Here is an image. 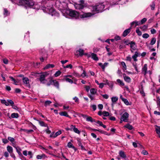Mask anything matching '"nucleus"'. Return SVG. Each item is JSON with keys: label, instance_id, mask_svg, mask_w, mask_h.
<instances>
[{"label": "nucleus", "instance_id": "nucleus-64", "mask_svg": "<svg viewBox=\"0 0 160 160\" xmlns=\"http://www.w3.org/2000/svg\"><path fill=\"white\" fill-rule=\"evenodd\" d=\"M88 96L91 99V100H94L93 95H89Z\"/></svg>", "mask_w": 160, "mask_h": 160}, {"label": "nucleus", "instance_id": "nucleus-33", "mask_svg": "<svg viewBox=\"0 0 160 160\" xmlns=\"http://www.w3.org/2000/svg\"><path fill=\"white\" fill-rule=\"evenodd\" d=\"M8 139L12 143V144H14V142L15 141V139L13 138L8 137Z\"/></svg>", "mask_w": 160, "mask_h": 160}, {"label": "nucleus", "instance_id": "nucleus-41", "mask_svg": "<svg viewBox=\"0 0 160 160\" xmlns=\"http://www.w3.org/2000/svg\"><path fill=\"white\" fill-rule=\"evenodd\" d=\"M107 85H108L111 89L113 88V83L112 82L110 81L109 82H108L107 83Z\"/></svg>", "mask_w": 160, "mask_h": 160}, {"label": "nucleus", "instance_id": "nucleus-36", "mask_svg": "<svg viewBox=\"0 0 160 160\" xmlns=\"http://www.w3.org/2000/svg\"><path fill=\"white\" fill-rule=\"evenodd\" d=\"M64 79L67 82H69L71 83H72L73 82V81L72 80L68 78H64Z\"/></svg>", "mask_w": 160, "mask_h": 160}, {"label": "nucleus", "instance_id": "nucleus-60", "mask_svg": "<svg viewBox=\"0 0 160 160\" xmlns=\"http://www.w3.org/2000/svg\"><path fill=\"white\" fill-rule=\"evenodd\" d=\"M98 107L99 109L102 110L103 109V106L102 104H99L98 105Z\"/></svg>", "mask_w": 160, "mask_h": 160}, {"label": "nucleus", "instance_id": "nucleus-9", "mask_svg": "<svg viewBox=\"0 0 160 160\" xmlns=\"http://www.w3.org/2000/svg\"><path fill=\"white\" fill-rule=\"evenodd\" d=\"M74 7L76 9L79 10L82 9L84 8L83 5L78 3L75 4Z\"/></svg>", "mask_w": 160, "mask_h": 160}, {"label": "nucleus", "instance_id": "nucleus-27", "mask_svg": "<svg viewBox=\"0 0 160 160\" xmlns=\"http://www.w3.org/2000/svg\"><path fill=\"white\" fill-rule=\"evenodd\" d=\"M59 114L61 116H64L67 117H68L69 116L67 114V113L66 112H59Z\"/></svg>", "mask_w": 160, "mask_h": 160}, {"label": "nucleus", "instance_id": "nucleus-56", "mask_svg": "<svg viewBox=\"0 0 160 160\" xmlns=\"http://www.w3.org/2000/svg\"><path fill=\"white\" fill-rule=\"evenodd\" d=\"M3 62L6 64H7L8 63V60L6 58H4L3 59Z\"/></svg>", "mask_w": 160, "mask_h": 160}, {"label": "nucleus", "instance_id": "nucleus-50", "mask_svg": "<svg viewBox=\"0 0 160 160\" xmlns=\"http://www.w3.org/2000/svg\"><path fill=\"white\" fill-rule=\"evenodd\" d=\"M136 33L138 34V35L140 36L142 35V33L141 31H140L139 29H137L136 30Z\"/></svg>", "mask_w": 160, "mask_h": 160}, {"label": "nucleus", "instance_id": "nucleus-14", "mask_svg": "<svg viewBox=\"0 0 160 160\" xmlns=\"http://www.w3.org/2000/svg\"><path fill=\"white\" fill-rule=\"evenodd\" d=\"M147 65L145 64L144 65L142 69V72L144 74V75H146L147 73Z\"/></svg>", "mask_w": 160, "mask_h": 160}, {"label": "nucleus", "instance_id": "nucleus-3", "mask_svg": "<svg viewBox=\"0 0 160 160\" xmlns=\"http://www.w3.org/2000/svg\"><path fill=\"white\" fill-rule=\"evenodd\" d=\"M42 9L44 12H48L49 14H51L52 16H58V13L52 7H49L47 8L44 7Z\"/></svg>", "mask_w": 160, "mask_h": 160}, {"label": "nucleus", "instance_id": "nucleus-52", "mask_svg": "<svg viewBox=\"0 0 160 160\" xmlns=\"http://www.w3.org/2000/svg\"><path fill=\"white\" fill-rule=\"evenodd\" d=\"M68 77L72 78V79H73L75 81H76V80L75 79H74V78L72 75H67V76H64V78H68Z\"/></svg>", "mask_w": 160, "mask_h": 160}, {"label": "nucleus", "instance_id": "nucleus-8", "mask_svg": "<svg viewBox=\"0 0 160 160\" xmlns=\"http://www.w3.org/2000/svg\"><path fill=\"white\" fill-rule=\"evenodd\" d=\"M140 56V54L138 52H135L134 54L132 57V58L133 59L134 61L135 62L137 61L138 60L137 59L138 57Z\"/></svg>", "mask_w": 160, "mask_h": 160}, {"label": "nucleus", "instance_id": "nucleus-44", "mask_svg": "<svg viewBox=\"0 0 160 160\" xmlns=\"http://www.w3.org/2000/svg\"><path fill=\"white\" fill-rule=\"evenodd\" d=\"M156 39L155 38H152L150 44L153 45L156 42Z\"/></svg>", "mask_w": 160, "mask_h": 160}, {"label": "nucleus", "instance_id": "nucleus-31", "mask_svg": "<svg viewBox=\"0 0 160 160\" xmlns=\"http://www.w3.org/2000/svg\"><path fill=\"white\" fill-rule=\"evenodd\" d=\"M78 145L79 146H80L81 147V149L82 150H86V149L83 146L81 142L80 141H79L78 140Z\"/></svg>", "mask_w": 160, "mask_h": 160}, {"label": "nucleus", "instance_id": "nucleus-2", "mask_svg": "<svg viewBox=\"0 0 160 160\" xmlns=\"http://www.w3.org/2000/svg\"><path fill=\"white\" fill-rule=\"evenodd\" d=\"M105 8V5L103 3H99L97 5L93 6L92 8V11L96 13L101 12Z\"/></svg>", "mask_w": 160, "mask_h": 160}, {"label": "nucleus", "instance_id": "nucleus-46", "mask_svg": "<svg viewBox=\"0 0 160 160\" xmlns=\"http://www.w3.org/2000/svg\"><path fill=\"white\" fill-rule=\"evenodd\" d=\"M73 131L78 134H80V131L77 128H76V127H74L73 128Z\"/></svg>", "mask_w": 160, "mask_h": 160}, {"label": "nucleus", "instance_id": "nucleus-48", "mask_svg": "<svg viewBox=\"0 0 160 160\" xmlns=\"http://www.w3.org/2000/svg\"><path fill=\"white\" fill-rule=\"evenodd\" d=\"M52 102L50 101H46L45 102L44 105L45 106H47L49 105Z\"/></svg>", "mask_w": 160, "mask_h": 160}, {"label": "nucleus", "instance_id": "nucleus-34", "mask_svg": "<svg viewBox=\"0 0 160 160\" xmlns=\"http://www.w3.org/2000/svg\"><path fill=\"white\" fill-rule=\"evenodd\" d=\"M1 102L2 104H5L6 106H8L9 105V103H8V101H6L5 100H1Z\"/></svg>", "mask_w": 160, "mask_h": 160}, {"label": "nucleus", "instance_id": "nucleus-39", "mask_svg": "<svg viewBox=\"0 0 160 160\" xmlns=\"http://www.w3.org/2000/svg\"><path fill=\"white\" fill-rule=\"evenodd\" d=\"M156 131L158 135H160V127L156 126Z\"/></svg>", "mask_w": 160, "mask_h": 160}, {"label": "nucleus", "instance_id": "nucleus-18", "mask_svg": "<svg viewBox=\"0 0 160 160\" xmlns=\"http://www.w3.org/2000/svg\"><path fill=\"white\" fill-rule=\"evenodd\" d=\"M92 58L95 61H97L98 60V58L97 57V55L94 53H92L91 54Z\"/></svg>", "mask_w": 160, "mask_h": 160}, {"label": "nucleus", "instance_id": "nucleus-47", "mask_svg": "<svg viewBox=\"0 0 160 160\" xmlns=\"http://www.w3.org/2000/svg\"><path fill=\"white\" fill-rule=\"evenodd\" d=\"M157 103L158 107H159V109H160V98L159 97L157 98Z\"/></svg>", "mask_w": 160, "mask_h": 160}, {"label": "nucleus", "instance_id": "nucleus-11", "mask_svg": "<svg viewBox=\"0 0 160 160\" xmlns=\"http://www.w3.org/2000/svg\"><path fill=\"white\" fill-rule=\"evenodd\" d=\"M131 28L125 30L123 32L122 35L123 37H126L130 32Z\"/></svg>", "mask_w": 160, "mask_h": 160}, {"label": "nucleus", "instance_id": "nucleus-6", "mask_svg": "<svg viewBox=\"0 0 160 160\" xmlns=\"http://www.w3.org/2000/svg\"><path fill=\"white\" fill-rule=\"evenodd\" d=\"M129 114L125 112L121 116L120 120L124 122H127L128 120Z\"/></svg>", "mask_w": 160, "mask_h": 160}, {"label": "nucleus", "instance_id": "nucleus-63", "mask_svg": "<svg viewBox=\"0 0 160 160\" xmlns=\"http://www.w3.org/2000/svg\"><path fill=\"white\" fill-rule=\"evenodd\" d=\"M132 58L130 56H128L126 57V60L131 62L132 60Z\"/></svg>", "mask_w": 160, "mask_h": 160}, {"label": "nucleus", "instance_id": "nucleus-13", "mask_svg": "<svg viewBox=\"0 0 160 160\" xmlns=\"http://www.w3.org/2000/svg\"><path fill=\"white\" fill-rule=\"evenodd\" d=\"M22 81L24 84H27L28 85V84L29 85V80L28 78L27 77H23L22 78Z\"/></svg>", "mask_w": 160, "mask_h": 160}, {"label": "nucleus", "instance_id": "nucleus-17", "mask_svg": "<svg viewBox=\"0 0 160 160\" xmlns=\"http://www.w3.org/2000/svg\"><path fill=\"white\" fill-rule=\"evenodd\" d=\"M139 23V22H138L136 21H134L132 22L131 23V26L133 27L135 25L134 27H136L137 26L140 25H138Z\"/></svg>", "mask_w": 160, "mask_h": 160}, {"label": "nucleus", "instance_id": "nucleus-1", "mask_svg": "<svg viewBox=\"0 0 160 160\" xmlns=\"http://www.w3.org/2000/svg\"><path fill=\"white\" fill-rule=\"evenodd\" d=\"M95 13L91 12L85 13L79 15V13L75 11L70 10L69 11V15L75 18H77L79 16L81 18H88L94 15Z\"/></svg>", "mask_w": 160, "mask_h": 160}, {"label": "nucleus", "instance_id": "nucleus-38", "mask_svg": "<svg viewBox=\"0 0 160 160\" xmlns=\"http://www.w3.org/2000/svg\"><path fill=\"white\" fill-rule=\"evenodd\" d=\"M77 52H79V55L80 56H82L83 55L84 51L82 49H79L77 51Z\"/></svg>", "mask_w": 160, "mask_h": 160}, {"label": "nucleus", "instance_id": "nucleus-24", "mask_svg": "<svg viewBox=\"0 0 160 160\" xmlns=\"http://www.w3.org/2000/svg\"><path fill=\"white\" fill-rule=\"evenodd\" d=\"M124 127L130 130H132L133 128L132 126L130 125L129 124H127L125 125L124 126Z\"/></svg>", "mask_w": 160, "mask_h": 160}, {"label": "nucleus", "instance_id": "nucleus-5", "mask_svg": "<svg viewBox=\"0 0 160 160\" xmlns=\"http://www.w3.org/2000/svg\"><path fill=\"white\" fill-rule=\"evenodd\" d=\"M49 75V73L47 72H45L41 74L38 78L40 83L43 84H45L47 83V80L46 79V78Z\"/></svg>", "mask_w": 160, "mask_h": 160}, {"label": "nucleus", "instance_id": "nucleus-20", "mask_svg": "<svg viewBox=\"0 0 160 160\" xmlns=\"http://www.w3.org/2000/svg\"><path fill=\"white\" fill-rule=\"evenodd\" d=\"M15 148L16 149V151L17 152V153H18V155L21 156L22 157H23V156H22L21 152L20 151L21 150V149L19 147H15Z\"/></svg>", "mask_w": 160, "mask_h": 160}, {"label": "nucleus", "instance_id": "nucleus-19", "mask_svg": "<svg viewBox=\"0 0 160 160\" xmlns=\"http://www.w3.org/2000/svg\"><path fill=\"white\" fill-rule=\"evenodd\" d=\"M53 83L54 86L56 87L57 88H59V84L58 81L55 80H53Z\"/></svg>", "mask_w": 160, "mask_h": 160}, {"label": "nucleus", "instance_id": "nucleus-16", "mask_svg": "<svg viewBox=\"0 0 160 160\" xmlns=\"http://www.w3.org/2000/svg\"><path fill=\"white\" fill-rule=\"evenodd\" d=\"M46 157L45 155L44 154H42L41 155H38L37 156L36 158L38 159H42V158L44 159L46 158Z\"/></svg>", "mask_w": 160, "mask_h": 160}, {"label": "nucleus", "instance_id": "nucleus-35", "mask_svg": "<svg viewBox=\"0 0 160 160\" xmlns=\"http://www.w3.org/2000/svg\"><path fill=\"white\" fill-rule=\"evenodd\" d=\"M90 91L92 94L94 95L97 93V90L94 88H92L90 89Z\"/></svg>", "mask_w": 160, "mask_h": 160}, {"label": "nucleus", "instance_id": "nucleus-12", "mask_svg": "<svg viewBox=\"0 0 160 160\" xmlns=\"http://www.w3.org/2000/svg\"><path fill=\"white\" fill-rule=\"evenodd\" d=\"M123 78L124 80L128 82H130L131 81L130 78L128 76H127L125 74L123 75Z\"/></svg>", "mask_w": 160, "mask_h": 160}, {"label": "nucleus", "instance_id": "nucleus-25", "mask_svg": "<svg viewBox=\"0 0 160 160\" xmlns=\"http://www.w3.org/2000/svg\"><path fill=\"white\" fill-rule=\"evenodd\" d=\"M9 13L8 12V11L7 10V9L4 8V12L3 14L4 16V17H6L9 15Z\"/></svg>", "mask_w": 160, "mask_h": 160}, {"label": "nucleus", "instance_id": "nucleus-29", "mask_svg": "<svg viewBox=\"0 0 160 160\" xmlns=\"http://www.w3.org/2000/svg\"><path fill=\"white\" fill-rule=\"evenodd\" d=\"M147 20V18H143L141 20V21L139 22V23L138 24V25H141L144 23Z\"/></svg>", "mask_w": 160, "mask_h": 160}, {"label": "nucleus", "instance_id": "nucleus-53", "mask_svg": "<svg viewBox=\"0 0 160 160\" xmlns=\"http://www.w3.org/2000/svg\"><path fill=\"white\" fill-rule=\"evenodd\" d=\"M62 133L61 131V130H59L58 132H57L55 134V137H56L58 136V135Z\"/></svg>", "mask_w": 160, "mask_h": 160}, {"label": "nucleus", "instance_id": "nucleus-55", "mask_svg": "<svg viewBox=\"0 0 160 160\" xmlns=\"http://www.w3.org/2000/svg\"><path fill=\"white\" fill-rule=\"evenodd\" d=\"M2 142L5 144H6L8 142V140L6 139H2Z\"/></svg>", "mask_w": 160, "mask_h": 160}, {"label": "nucleus", "instance_id": "nucleus-40", "mask_svg": "<svg viewBox=\"0 0 160 160\" xmlns=\"http://www.w3.org/2000/svg\"><path fill=\"white\" fill-rule=\"evenodd\" d=\"M9 78L11 79L12 81H13V83L14 84L16 85H17L18 84L17 83H18V82L14 78H13L12 77H9Z\"/></svg>", "mask_w": 160, "mask_h": 160}, {"label": "nucleus", "instance_id": "nucleus-59", "mask_svg": "<svg viewBox=\"0 0 160 160\" xmlns=\"http://www.w3.org/2000/svg\"><path fill=\"white\" fill-rule=\"evenodd\" d=\"M155 4L154 2H153L152 5H151V9L152 10H154L155 8Z\"/></svg>", "mask_w": 160, "mask_h": 160}, {"label": "nucleus", "instance_id": "nucleus-45", "mask_svg": "<svg viewBox=\"0 0 160 160\" xmlns=\"http://www.w3.org/2000/svg\"><path fill=\"white\" fill-rule=\"evenodd\" d=\"M61 73V72L60 71H58L56 72L55 74H54L55 77H57L60 76Z\"/></svg>", "mask_w": 160, "mask_h": 160}, {"label": "nucleus", "instance_id": "nucleus-42", "mask_svg": "<svg viewBox=\"0 0 160 160\" xmlns=\"http://www.w3.org/2000/svg\"><path fill=\"white\" fill-rule=\"evenodd\" d=\"M68 146L69 148H71L73 149H75V147L74 146H73L72 144L71 143V142H68Z\"/></svg>", "mask_w": 160, "mask_h": 160}, {"label": "nucleus", "instance_id": "nucleus-51", "mask_svg": "<svg viewBox=\"0 0 160 160\" xmlns=\"http://www.w3.org/2000/svg\"><path fill=\"white\" fill-rule=\"evenodd\" d=\"M8 102V103H9V105L10 104L11 105L13 104H14V102L13 101L10 99H8L7 100Z\"/></svg>", "mask_w": 160, "mask_h": 160}, {"label": "nucleus", "instance_id": "nucleus-28", "mask_svg": "<svg viewBox=\"0 0 160 160\" xmlns=\"http://www.w3.org/2000/svg\"><path fill=\"white\" fill-rule=\"evenodd\" d=\"M86 120L88 122H95V120L93 119L91 117H88L86 118Z\"/></svg>", "mask_w": 160, "mask_h": 160}, {"label": "nucleus", "instance_id": "nucleus-54", "mask_svg": "<svg viewBox=\"0 0 160 160\" xmlns=\"http://www.w3.org/2000/svg\"><path fill=\"white\" fill-rule=\"evenodd\" d=\"M121 64L122 65L123 68L125 69V70H126L127 69V66L125 63L123 62H121Z\"/></svg>", "mask_w": 160, "mask_h": 160}, {"label": "nucleus", "instance_id": "nucleus-22", "mask_svg": "<svg viewBox=\"0 0 160 160\" xmlns=\"http://www.w3.org/2000/svg\"><path fill=\"white\" fill-rule=\"evenodd\" d=\"M7 151L10 153L13 152V148L11 146H7Z\"/></svg>", "mask_w": 160, "mask_h": 160}, {"label": "nucleus", "instance_id": "nucleus-21", "mask_svg": "<svg viewBox=\"0 0 160 160\" xmlns=\"http://www.w3.org/2000/svg\"><path fill=\"white\" fill-rule=\"evenodd\" d=\"M119 154L120 156L122 158H126V155L125 154V153L124 152L122 151H120L119 152Z\"/></svg>", "mask_w": 160, "mask_h": 160}, {"label": "nucleus", "instance_id": "nucleus-26", "mask_svg": "<svg viewBox=\"0 0 160 160\" xmlns=\"http://www.w3.org/2000/svg\"><path fill=\"white\" fill-rule=\"evenodd\" d=\"M54 65L53 64H48L44 68V69H46L49 68H53L54 67Z\"/></svg>", "mask_w": 160, "mask_h": 160}, {"label": "nucleus", "instance_id": "nucleus-7", "mask_svg": "<svg viewBox=\"0 0 160 160\" xmlns=\"http://www.w3.org/2000/svg\"><path fill=\"white\" fill-rule=\"evenodd\" d=\"M130 47L131 48V51L132 52H133V51L136 49V46L135 44V43L133 42H130Z\"/></svg>", "mask_w": 160, "mask_h": 160}, {"label": "nucleus", "instance_id": "nucleus-4", "mask_svg": "<svg viewBox=\"0 0 160 160\" xmlns=\"http://www.w3.org/2000/svg\"><path fill=\"white\" fill-rule=\"evenodd\" d=\"M25 7L32 8H33L38 9L40 7L39 5H35L32 0H26Z\"/></svg>", "mask_w": 160, "mask_h": 160}, {"label": "nucleus", "instance_id": "nucleus-15", "mask_svg": "<svg viewBox=\"0 0 160 160\" xmlns=\"http://www.w3.org/2000/svg\"><path fill=\"white\" fill-rule=\"evenodd\" d=\"M26 0H19L18 3L19 5H23L25 6Z\"/></svg>", "mask_w": 160, "mask_h": 160}, {"label": "nucleus", "instance_id": "nucleus-30", "mask_svg": "<svg viewBox=\"0 0 160 160\" xmlns=\"http://www.w3.org/2000/svg\"><path fill=\"white\" fill-rule=\"evenodd\" d=\"M18 114L17 113H13L12 114L11 117L12 118H17L18 117Z\"/></svg>", "mask_w": 160, "mask_h": 160}, {"label": "nucleus", "instance_id": "nucleus-58", "mask_svg": "<svg viewBox=\"0 0 160 160\" xmlns=\"http://www.w3.org/2000/svg\"><path fill=\"white\" fill-rule=\"evenodd\" d=\"M142 153L144 155L148 154V153L147 151L145 150H143L142 152Z\"/></svg>", "mask_w": 160, "mask_h": 160}, {"label": "nucleus", "instance_id": "nucleus-37", "mask_svg": "<svg viewBox=\"0 0 160 160\" xmlns=\"http://www.w3.org/2000/svg\"><path fill=\"white\" fill-rule=\"evenodd\" d=\"M112 101L113 103L116 102L118 99V98L117 97H113L112 98Z\"/></svg>", "mask_w": 160, "mask_h": 160}, {"label": "nucleus", "instance_id": "nucleus-61", "mask_svg": "<svg viewBox=\"0 0 160 160\" xmlns=\"http://www.w3.org/2000/svg\"><path fill=\"white\" fill-rule=\"evenodd\" d=\"M84 87L85 88L86 91L87 92H88L89 91L90 89V87L88 86H85V87Z\"/></svg>", "mask_w": 160, "mask_h": 160}, {"label": "nucleus", "instance_id": "nucleus-57", "mask_svg": "<svg viewBox=\"0 0 160 160\" xmlns=\"http://www.w3.org/2000/svg\"><path fill=\"white\" fill-rule=\"evenodd\" d=\"M122 101L124 102L125 104L127 105H128L129 104V102L127 100V99L124 98Z\"/></svg>", "mask_w": 160, "mask_h": 160}, {"label": "nucleus", "instance_id": "nucleus-23", "mask_svg": "<svg viewBox=\"0 0 160 160\" xmlns=\"http://www.w3.org/2000/svg\"><path fill=\"white\" fill-rule=\"evenodd\" d=\"M37 121H38L39 124L41 126L45 127H47L48 125L47 124H46L43 122L40 121L39 120H37Z\"/></svg>", "mask_w": 160, "mask_h": 160}, {"label": "nucleus", "instance_id": "nucleus-43", "mask_svg": "<svg viewBox=\"0 0 160 160\" xmlns=\"http://www.w3.org/2000/svg\"><path fill=\"white\" fill-rule=\"evenodd\" d=\"M148 27V25H144L142 27H140V28L143 31L146 30Z\"/></svg>", "mask_w": 160, "mask_h": 160}, {"label": "nucleus", "instance_id": "nucleus-10", "mask_svg": "<svg viewBox=\"0 0 160 160\" xmlns=\"http://www.w3.org/2000/svg\"><path fill=\"white\" fill-rule=\"evenodd\" d=\"M98 114L99 116H101L102 115H103L105 117L108 116L109 115L108 112L106 111H103L102 112L101 111H100L98 112Z\"/></svg>", "mask_w": 160, "mask_h": 160}, {"label": "nucleus", "instance_id": "nucleus-32", "mask_svg": "<svg viewBox=\"0 0 160 160\" xmlns=\"http://www.w3.org/2000/svg\"><path fill=\"white\" fill-rule=\"evenodd\" d=\"M117 82L119 84L120 86H123L124 85V83L120 79H117Z\"/></svg>", "mask_w": 160, "mask_h": 160}, {"label": "nucleus", "instance_id": "nucleus-62", "mask_svg": "<svg viewBox=\"0 0 160 160\" xmlns=\"http://www.w3.org/2000/svg\"><path fill=\"white\" fill-rule=\"evenodd\" d=\"M151 32L152 34H154L156 33V31L154 29L152 28L151 30Z\"/></svg>", "mask_w": 160, "mask_h": 160}, {"label": "nucleus", "instance_id": "nucleus-49", "mask_svg": "<svg viewBox=\"0 0 160 160\" xmlns=\"http://www.w3.org/2000/svg\"><path fill=\"white\" fill-rule=\"evenodd\" d=\"M142 37L144 38H147L149 37V35L148 33H144L143 34Z\"/></svg>", "mask_w": 160, "mask_h": 160}]
</instances>
